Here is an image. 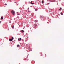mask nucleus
Returning a JSON list of instances; mask_svg holds the SVG:
<instances>
[{"label":"nucleus","instance_id":"obj_1","mask_svg":"<svg viewBox=\"0 0 64 64\" xmlns=\"http://www.w3.org/2000/svg\"><path fill=\"white\" fill-rule=\"evenodd\" d=\"M11 12L12 15H15V11L14 10H12V11Z\"/></svg>","mask_w":64,"mask_h":64},{"label":"nucleus","instance_id":"obj_2","mask_svg":"<svg viewBox=\"0 0 64 64\" xmlns=\"http://www.w3.org/2000/svg\"><path fill=\"white\" fill-rule=\"evenodd\" d=\"M18 40H19V41H21V40H22V39L21 38H20V39L18 38Z\"/></svg>","mask_w":64,"mask_h":64},{"label":"nucleus","instance_id":"obj_3","mask_svg":"<svg viewBox=\"0 0 64 64\" xmlns=\"http://www.w3.org/2000/svg\"><path fill=\"white\" fill-rule=\"evenodd\" d=\"M34 26V27H36V26H37V25L36 24H35L33 25Z\"/></svg>","mask_w":64,"mask_h":64},{"label":"nucleus","instance_id":"obj_4","mask_svg":"<svg viewBox=\"0 0 64 64\" xmlns=\"http://www.w3.org/2000/svg\"><path fill=\"white\" fill-rule=\"evenodd\" d=\"M40 18H41V19H42V18L43 19L44 18V17H43V16H40Z\"/></svg>","mask_w":64,"mask_h":64},{"label":"nucleus","instance_id":"obj_5","mask_svg":"<svg viewBox=\"0 0 64 64\" xmlns=\"http://www.w3.org/2000/svg\"><path fill=\"white\" fill-rule=\"evenodd\" d=\"M9 40L10 41H12V39H9Z\"/></svg>","mask_w":64,"mask_h":64},{"label":"nucleus","instance_id":"obj_6","mask_svg":"<svg viewBox=\"0 0 64 64\" xmlns=\"http://www.w3.org/2000/svg\"><path fill=\"white\" fill-rule=\"evenodd\" d=\"M21 31L22 33H24V30H22Z\"/></svg>","mask_w":64,"mask_h":64},{"label":"nucleus","instance_id":"obj_7","mask_svg":"<svg viewBox=\"0 0 64 64\" xmlns=\"http://www.w3.org/2000/svg\"><path fill=\"white\" fill-rule=\"evenodd\" d=\"M60 14H61V15H63V13L62 12H61L60 13Z\"/></svg>","mask_w":64,"mask_h":64},{"label":"nucleus","instance_id":"obj_8","mask_svg":"<svg viewBox=\"0 0 64 64\" xmlns=\"http://www.w3.org/2000/svg\"><path fill=\"white\" fill-rule=\"evenodd\" d=\"M19 46H20V45H19L18 44L17 45V47H19Z\"/></svg>","mask_w":64,"mask_h":64},{"label":"nucleus","instance_id":"obj_9","mask_svg":"<svg viewBox=\"0 0 64 64\" xmlns=\"http://www.w3.org/2000/svg\"><path fill=\"white\" fill-rule=\"evenodd\" d=\"M34 22H37V20H34Z\"/></svg>","mask_w":64,"mask_h":64},{"label":"nucleus","instance_id":"obj_10","mask_svg":"<svg viewBox=\"0 0 64 64\" xmlns=\"http://www.w3.org/2000/svg\"><path fill=\"white\" fill-rule=\"evenodd\" d=\"M1 19H3V17H2L1 18Z\"/></svg>","mask_w":64,"mask_h":64},{"label":"nucleus","instance_id":"obj_11","mask_svg":"<svg viewBox=\"0 0 64 64\" xmlns=\"http://www.w3.org/2000/svg\"><path fill=\"white\" fill-rule=\"evenodd\" d=\"M42 3H44V1H43V0H42Z\"/></svg>","mask_w":64,"mask_h":64},{"label":"nucleus","instance_id":"obj_12","mask_svg":"<svg viewBox=\"0 0 64 64\" xmlns=\"http://www.w3.org/2000/svg\"><path fill=\"white\" fill-rule=\"evenodd\" d=\"M12 40H13L14 39V38H13V37H12Z\"/></svg>","mask_w":64,"mask_h":64},{"label":"nucleus","instance_id":"obj_13","mask_svg":"<svg viewBox=\"0 0 64 64\" xmlns=\"http://www.w3.org/2000/svg\"><path fill=\"white\" fill-rule=\"evenodd\" d=\"M60 10H62V8H60Z\"/></svg>","mask_w":64,"mask_h":64},{"label":"nucleus","instance_id":"obj_14","mask_svg":"<svg viewBox=\"0 0 64 64\" xmlns=\"http://www.w3.org/2000/svg\"><path fill=\"white\" fill-rule=\"evenodd\" d=\"M14 25L12 26V28H14Z\"/></svg>","mask_w":64,"mask_h":64},{"label":"nucleus","instance_id":"obj_15","mask_svg":"<svg viewBox=\"0 0 64 64\" xmlns=\"http://www.w3.org/2000/svg\"><path fill=\"white\" fill-rule=\"evenodd\" d=\"M30 3L31 4H32V1L30 2Z\"/></svg>","mask_w":64,"mask_h":64},{"label":"nucleus","instance_id":"obj_16","mask_svg":"<svg viewBox=\"0 0 64 64\" xmlns=\"http://www.w3.org/2000/svg\"><path fill=\"white\" fill-rule=\"evenodd\" d=\"M34 4V3H32V5H33V4Z\"/></svg>","mask_w":64,"mask_h":64},{"label":"nucleus","instance_id":"obj_17","mask_svg":"<svg viewBox=\"0 0 64 64\" xmlns=\"http://www.w3.org/2000/svg\"><path fill=\"white\" fill-rule=\"evenodd\" d=\"M35 10H36V11H37V9H36Z\"/></svg>","mask_w":64,"mask_h":64},{"label":"nucleus","instance_id":"obj_18","mask_svg":"<svg viewBox=\"0 0 64 64\" xmlns=\"http://www.w3.org/2000/svg\"><path fill=\"white\" fill-rule=\"evenodd\" d=\"M53 0V1H55V0Z\"/></svg>","mask_w":64,"mask_h":64},{"label":"nucleus","instance_id":"obj_19","mask_svg":"<svg viewBox=\"0 0 64 64\" xmlns=\"http://www.w3.org/2000/svg\"><path fill=\"white\" fill-rule=\"evenodd\" d=\"M10 23H11V22H10Z\"/></svg>","mask_w":64,"mask_h":64},{"label":"nucleus","instance_id":"obj_20","mask_svg":"<svg viewBox=\"0 0 64 64\" xmlns=\"http://www.w3.org/2000/svg\"><path fill=\"white\" fill-rule=\"evenodd\" d=\"M60 10V9H59L58 10Z\"/></svg>","mask_w":64,"mask_h":64},{"label":"nucleus","instance_id":"obj_21","mask_svg":"<svg viewBox=\"0 0 64 64\" xmlns=\"http://www.w3.org/2000/svg\"><path fill=\"white\" fill-rule=\"evenodd\" d=\"M18 14V15H19V14Z\"/></svg>","mask_w":64,"mask_h":64},{"label":"nucleus","instance_id":"obj_22","mask_svg":"<svg viewBox=\"0 0 64 64\" xmlns=\"http://www.w3.org/2000/svg\"><path fill=\"white\" fill-rule=\"evenodd\" d=\"M1 22L0 21V23H1Z\"/></svg>","mask_w":64,"mask_h":64},{"label":"nucleus","instance_id":"obj_23","mask_svg":"<svg viewBox=\"0 0 64 64\" xmlns=\"http://www.w3.org/2000/svg\"><path fill=\"white\" fill-rule=\"evenodd\" d=\"M48 4H50V3H48Z\"/></svg>","mask_w":64,"mask_h":64},{"label":"nucleus","instance_id":"obj_24","mask_svg":"<svg viewBox=\"0 0 64 64\" xmlns=\"http://www.w3.org/2000/svg\"><path fill=\"white\" fill-rule=\"evenodd\" d=\"M28 36L27 37V38H28Z\"/></svg>","mask_w":64,"mask_h":64},{"label":"nucleus","instance_id":"obj_25","mask_svg":"<svg viewBox=\"0 0 64 64\" xmlns=\"http://www.w3.org/2000/svg\"><path fill=\"white\" fill-rule=\"evenodd\" d=\"M29 8H28V9H29Z\"/></svg>","mask_w":64,"mask_h":64},{"label":"nucleus","instance_id":"obj_26","mask_svg":"<svg viewBox=\"0 0 64 64\" xmlns=\"http://www.w3.org/2000/svg\"><path fill=\"white\" fill-rule=\"evenodd\" d=\"M5 5H7V4H5Z\"/></svg>","mask_w":64,"mask_h":64},{"label":"nucleus","instance_id":"obj_27","mask_svg":"<svg viewBox=\"0 0 64 64\" xmlns=\"http://www.w3.org/2000/svg\"><path fill=\"white\" fill-rule=\"evenodd\" d=\"M45 55L46 56V54H45Z\"/></svg>","mask_w":64,"mask_h":64}]
</instances>
